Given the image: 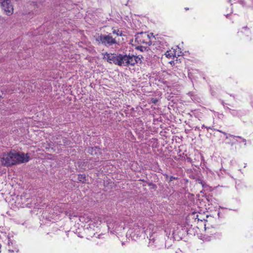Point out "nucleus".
Wrapping results in <instances>:
<instances>
[{"label":"nucleus","instance_id":"1","mask_svg":"<svg viewBox=\"0 0 253 253\" xmlns=\"http://www.w3.org/2000/svg\"><path fill=\"white\" fill-rule=\"evenodd\" d=\"M128 230L126 233L127 238H130L132 240H137L143 233L149 238V247H152L158 236V228L154 224L148 221L139 222H133L132 221L127 222Z\"/></svg>","mask_w":253,"mask_h":253},{"label":"nucleus","instance_id":"2","mask_svg":"<svg viewBox=\"0 0 253 253\" xmlns=\"http://www.w3.org/2000/svg\"><path fill=\"white\" fill-rule=\"evenodd\" d=\"M103 59L109 63H113L120 66H134L141 62V58L138 56L129 54H116L105 52L102 53Z\"/></svg>","mask_w":253,"mask_h":253},{"label":"nucleus","instance_id":"3","mask_svg":"<svg viewBox=\"0 0 253 253\" xmlns=\"http://www.w3.org/2000/svg\"><path fill=\"white\" fill-rule=\"evenodd\" d=\"M0 159L1 165L6 167L25 163L30 160L27 153L17 152L14 150L9 152L3 153Z\"/></svg>","mask_w":253,"mask_h":253},{"label":"nucleus","instance_id":"4","mask_svg":"<svg viewBox=\"0 0 253 253\" xmlns=\"http://www.w3.org/2000/svg\"><path fill=\"white\" fill-rule=\"evenodd\" d=\"M96 42L106 46H110L117 43L116 39L109 35L101 34L94 37Z\"/></svg>","mask_w":253,"mask_h":253},{"label":"nucleus","instance_id":"5","mask_svg":"<svg viewBox=\"0 0 253 253\" xmlns=\"http://www.w3.org/2000/svg\"><path fill=\"white\" fill-rule=\"evenodd\" d=\"M126 224L127 225L126 222H116L114 224H108V227L111 233L116 234L119 237V236H121L123 232Z\"/></svg>","mask_w":253,"mask_h":253},{"label":"nucleus","instance_id":"6","mask_svg":"<svg viewBox=\"0 0 253 253\" xmlns=\"http://www.w3.org/2000/svg\"><path fill=\"white\" fill-rule=\"evenodd\" d=\"M0 4L7 15L13 13V7L10 0H0Z\"/></svg>","mask_w":253,"mask_h":253},{"label":"nucleus","instance_id":"7","mask_svg":"<svg viewBox=\"0 0 253 253\" xmlns=\"http://www.w3.org/2000/svg\"><path fill=\"white\" fill-rule=\"evenodd\" d=\"M99 225H100V223L98 222L90 223L88 225V226L84 229L85 232L90 237L94 236L95 232H97Z\"/></svg>","mask_w":253,"mask_h":253},{"label":"nucleus","instance_id":"8","mask_svg":"<svg viewBox=\"0 0 253 253\" xmlns=\"http://www.w3.org/2000/svg\"><path fill=\"white\" fill-rule=\"evenodd\" d=\"M153 49H156L160 52H163L167 49V45L164 42H156L153 44Z\"/></svg>","mask_w":253,"mask_h":253},{"label":"nucleus","instance_id":"9","mask_svg":"<svg viewBox=\"0 0 253 253\" xmlns=\"http://www.w3.org/2000/svg\"><path fill=\"white\" fill-rule=\"evenodd\" d=\"M136 40L141 43H147L149 40V36L146 33H140L136 36Z\"/></svg>","mask_w":253,"mask_h":253},{"label":"nucleus","instance_id":"10","mask_svg":"<svg viewBox=\"0 0 253 253\" xmlns=\"http://www.w3.org/2000/svg\"><path fill=\"white\" fill-rule=\"evenodd\" d=\"M224 108L234 117H239L241 115V112L239 110L231 109L228 107H224Z\"/></svg>","mask_w":253,"mask_h":253},{"label":"nucleus","instance_id":"11","mask_svg":"<svg viewBox=\"0 0 253 253\" xmlns=\"http://www.w3.org/2000/svg\"><path fill=\"white\" fill-rule=\"evenodd\" d=\"M230 136L233 138V139H235L236 142L237 143H243L244 144V145H246L247 144V141L246 139L240 136H236V135H230Z\"/></svg>","mask_w":253,"mask_h":253},{"label":"nucleus","instance_id":"12","mask_svg":"<svg viewBox=\"0 0 253 253\" xmlns=\"http://www.w3.org/2000/svg\"><path fill=\"white\" fill-rule=\"evenodd\" d=\"M90 218H89L88 216L87 215H84L83 216H80L79 217V220L80 222H88L90 220Z\"/></svg>","mask_w":253,"mask_h":253},{"label":"nucleus","instance_id":"13","mask_svg":"<svg viewBox=\"0 0 253 253\" xmlns=\"http://www.w3.org/2000/svg\"><path fill=\"white\" fill-rule=\"evenodd\" d=\"M165 55L168 58H171L176 56L175 53L172 52L171 51L167 50L165 53Z\"/></svg>","mask_w":253,"mask_h":253},{"label":"nucleus","instance_id":"14","mask_svg":"<svg viewBox=\"0 0 253 253\" xmlns=\"http://www.w3.org/2000/svg\"><path fill=\"white\" fill-rule=\"evenodd\" d=\"M78 179L79 181L84 183L86 181V176L84 174H79L78 176Z\"/></svg>","mask_w":253,"mask_h":253},{"label":"nucleus","instance_id":"15","mask_svg":"<svg viewBox=\"0 0 253 253\" xmlns=\"http://www.w3.org/2000/svg\"><path fill=\"white\" fill-rule=\"evenodd\" d=\"M112 33L116 35L117 36H121L122 35V31L119 29L112 28Z\"/></svg>","mask_w":253,"mask_h":253},{"label":"nucleus","instance_id":"16","mask_svg":"<svg viewBox=\"0 0 253 253\" xmlns=\"http://www.w3.org/2000/svg\"><path fill=\"white\" fill-rule=\"evenodd\" d=\"M99 149L97 148V147L91 148L90 149H89V151L92 155H93V152L96 153L97 151H99Z\"/></svg>","mask_w":253,"mask_h":253},{"label":"nucleus","instance_id":"17","mask_svg":"<svg viewBox=\"0 0 253 253\" xmlns=\"http://www.w3.org/2000/svg\"><path fill=\"white\" fill-rule=\"evenodd\" d=\"M217 131H219L220 132H221L223 134H225L226 135V138L227 139L228 138V136H230V134H227L226 132H223V131H222L221 130H217Z\"/></svg>","mask_w":253,"mask_h":253},{"label":"nucleus","instance_id":"18","mask_svg":"<svg viewBox=\"0 0 253 253\" xmlns=\"http://www.w3.org/2000/svg\"><path fill=\"white\" fill-rule=\"evenodd\" d=\"M63 144L64 145H68V142L67 141H66L64 138L63 139Z\"/></svg>","mask_w":253,"mask_h":253},{"label":"nucleus","instance_id":"19","mask_svg":"<svg viewBox=\"0 0 253 253\" xmlns=\"http://www.w3.org/2000/svg\"><path fill=\"white\" fill-rule=\"evenodd\" d=\"M8 245L9 246L10 244H12V243L10 241L9 238H8Z\"/></svg>","mask_w":253,"mask_h":253},{"label":"nucleus","instance_id":"20","mask_svg":"<svg viewBox=\"0 0 253 253\" xmlns=\"http://www.w3.org/2000/svg\"><path fill=\"white\" fill-rule=\"evenodd\" d=\"M206 128L207 129H211V127H208V126H207V127H206Z\"/></svg>","mask_w":253,"mask_h":253},{"label":"nucleus","instance_id":"21","mask_svg":"<svg viewBox=\"0 0 253 253\" xmlns=\"http://www.w3.org/2000/svg\"><path fill=\"white\" fill-rule=\"evenodd\" d=\"M206 127H207V126H205L204 125H202V128H206Z\"/></svg>","mask_w":253,"mask_h":253},{"label":"nucleus","instance_id":"22","mask_svg":"<svg viewBox=\"0 0 253 253\" xmlns=\"http://www.w3.org/2000/svg\"><path fill=\"white\" fill-rule=\"evenodd\" d=\"M152 102L155 103L156 102V100H154L152 101Z\"/></svg>","mask_w":253,"mask_h":253},{"label":"nucleus","instance_id":"23","mask_svg":"<svg viewBox=\"0 0 253 253\" xmlns=\"http://www.w3.org/2000/svg\"><path fill=\"white\" fill-rule=\"evenodd\" d=\"M174 179V177H171V178H170V180H172V179Z\"/></svg>","mask_w":253,"mask_h":253},{"label":"nucleus","instance_id":"24","mask_svg":"<svg viewBox=\"0 0 253 253\" xmlns=\"http://www.w3.org/2000/svg\"><path fill=\"white\" fill-rule=\"evenodd\" d=\"M222 104L224 106V103L223 102H222Z\"/></svg>","mask_w":253,"mask_h":253},{"label":"nucleus","instance_id":"25","mask_svg":"<svg viewBox=\"0 0 253 253\" xmlns=\"http://www.w3.org/2000/svg\"><path fill=\"white\" fill-rule=\"evenodd\" d=\"M185 9L187 10V9H188V8H185Z\"/></svg>","mask_w":253,"mask_h":253}]
</instances>
